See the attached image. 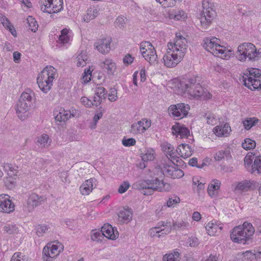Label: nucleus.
Listing matches in <instances>:
<instances>
[{
  "instance_id": "nucleus-1",
  "label": "nucleus",
  "mask_w": 261,
  "mask_h": 261,
  "mask_svg": "<svg viewBox=\"0 0 261 261\" xmlns=\"http://www.w3.org/2000/svg\"><path fill=\"white\" fill-rule=\"evenodd\" d=\"M198 76H192L185 79L180 82V86L183 92H187L194 97H199L202 99H208L212 94L198 83L200 81Z\"/></svg>"
},
{
  "instance_id": "nucleus-2",
  "label": "nucleus",
  "mask_w": 261,
  "mask_h": 261,
  "mask_svg": "<svg viewBox=\"0 0 261 261\" xmlns=\"http://www.w3.org/2000/svg\"><path fill=\"white\" fill-rule=\"evenodd\" d=\"M133 186L140 190L141 193L145 195H151L155 191L168 192L171 189L169 184L158 178L140 181L133 185Z\"/></svg>"
},
{
  "instance_id": "nucleus-3",
  "label": "nucleus",
  "mask_w": 261,
  "mask_h": 261,
  "mask_svg": "<svg viewBox=\"0 0 261 261\" xmlns=\"http://www.w3.org/2000/svg\"><path fill=\"white\" fill-rule=\"evenodd\" d=\"M35 93L30 89L23 92L16 106V111L18 117L21 120H24L28 117L27 112L31 109L35 102Z\"/></svg>"
},
{
  "instance_id": "nucleus-4",
  "label": "nucleus",
  "mask_w": 261,
  "mask_h": 261,
  "mask_svg": "<svg viewBox=\"0 0 261 261\" xmlns=\"http://www.w3.org/2000/svg\"><path fill=\"white\" fill-rule=\"evenodd\" d=\"M254 231L252 225L250 223L245 222L242 226H236L231 231L230 237L234 242L248 244L251 242Z\"/></svg>"
},
{
  "instance_id": "nucleus-5",
  "label": "nucleus",
  "mask_w": 261,
  "mask_h": 261,
  "mask_svg": "<svg viewBox=\"0 0 261 261\" xmlns=\"http://www.w3.org/2000/svg\"><path fill=\"white\" fill-rule=\"evenodd\" d=\"M237 57L239 60L243 62L248 59V61H258L261 57V51L257 49L251 43H244L238 47Z\"/></svg>"
},
{
  "instance_id": "nucleus-6",
  "label": "nucleus",
  "mask_w": 261,
  "mask_h": 261,
  "mask_svg": "<svg viewBox=\"0 0 261 261\" xmlns=\"http://www.w3.org/2000/svg\"><path fill=\"white\" fill-rule=\"evenodd\" d=\"M56 69L53 66H46L40 73L37 79V82L40 89L44 93H47L53 86Z\"/></svg>"
},
{
  "instance_id": "nucleus-7",
  "label": "nucleus",
  "mask_w": 261,
  "mask_h": 261,
  "mask_svg": "<svg viewBox=\"0 0 261 261\" xmlns=\"http://www.w3.org/2000/svg\"><path fill=\"white\" fill-rule=\"evenodd\" d=\"M202 11L201 13L200 21L203 29H207L216 15L215 7L213 3L203 0L202 3Z\"/></svg>"
},
{
  "instance_id": "nucleus-8",
  "label": "nucleus",
  "mask_w": 261,
  "mask_h": 261,
  "mask_svg": "<svg viewBox=\"0 0 261 261\" xmlns=\"http://www.w3.org/2000/svg\"><path fill=\"white\" fill-rule=\"evenodd\" d=\"M140 50L143 57L150 64L156 61L158 56L156 51L150 42L144 41L141 43Z\"/></svg>"
},
{
  "instance_id": "nucleus-9",
  "label": "nucleus",
  "mask_w": 261,
  "mask_h": 261,
  "mask_svg": "<svg viewBox=\"0 0 261 261\" xmlns=\"http://www.w3.org/2000/svg\"><path fill=\"white\" fill-rule=\"evenodd\" d=\"M41 4V11L49 14L58 13L63 9V0H44Z\"/></svg>"
},
{
  "instance_id": "nucleus-10",
  "label": "nucleus",
  "mask_w": 261,
  "mask_h": 261,
  "mask_svg": "<svg viewBox=\"0 0 261 261\" xmlns=\"http://www.w3.org/2000/svg\"><path fill=\"white\" fill-rule=\"evenodd\" d=\"M176 41L174 43L169 42L168 43V50L182 54V56H184L187 50V40L182 36H180L178 38L177 33L176 34Z\"/></svg>"
},
{
  "instance_id": "nucleus-11",
  "label": "nucleus",
  "mask_w": 261,
  "mask_h": 261,
  "mask_svg": "<svg viewBox=\"0 0 261 261\" xmlns=\"http://www.w3.org/2000/svg\"><path fill=\"white\" fill-rule=\"evenodd\" d=\"M190 110V106L184 103H179L170 106L168 112L173 117L178 119L186 117Z\"/></svg>"
},
{
  "instance_id": "nucleus-12",
  "label": "nucleus",
  "mask_w": 261,
  "mask_h": 261,
  "mask_svg": "<svg viewBox=\"0 0 261 261\" xmlns=\"http://www.w3.org/2000/svg\"><path fill=\"white\" fill-rule=\"evenodd\" d=\"M183 57L182 54L168 50L167 53L164 56L163 60L166 66L174 67L182 60Z\"/></svg>"
},
{
  "instance_id": "nucleus-13",
  "label": "nucleus",
  "mask_w": 261,
  "mask_h": 261,
  "mask_svg": "<svg viewBox=\"0 0 261 261\" xmlns=\"http://www.w3.org/2000/svg\"><path fill=\"white\" fill-rule=\"evenodd\" d=\"M174 165V166L164 164L162 168V171L164 175L173 179L180 178L184 176V173L183 171L179 169L177 165Z\"/></svg>"
},
{
  "instance_id": "nucleus-14",
  "label": "nucleus",
  "mask_w": 261,
  "mask_h": 261,
  "mask_svg": "<svg viewBox=\"0 0 261 261\" xmlns=\"http://www.w3.org/2000/svg\"><path fill=\"white\" fill-rule=\"evenodd\" d=\"M9 198L8 195H0V212L10 213L14 210V204Z\"/></svg>"
},
{
  "instance_id": "nucleus-15",
  "label": "nucleus",
  "mask_w": 261,
  "mask_h": 261,
  "mask_svg": "<svg viewBox=\"0 0 261 261\" xmlns=\"http://www.w3.org/2000/svg\"><path fill=\"white\" fill-rule=\"evenodd\" d=\"M101 231L103 233L104 237L112 240H115L119 235L117 228L113 227L109 223L105 224L102 226Z\"/></svg>"
},
{
  "instance_id": "nucleus-16",
  "label": "nucleus",
  "mask_w": 261,
  "mask_h": 261,
  "mask_svg": "<svg viewBox=\"0 0 261 261\" xmlns=\"http://www.w3.org/2000/svg\"><path fill=\"white\" fill-rule=\"evenodd\" d=\"M111 38L100 39L95 43V46L100 53L103 54H107L111 49Z\"/></svg>"
},
{
  "instance_id": "nucleus-17",
  "label": "nucleus",
  "mask_w": 261,
  "mask_h": 261,
  "mask_svg": "<svg viewBox=\"0 0 261 261\" xmlns=\"http://www.w3.org/2000/svg\"><path fill=\"white\" fill-rule=\"evenodd\" d=\"M173 135L180 136V137H188L190 135V130L184 124H181L178 122L175 123L172 126L171 128Z\"/></svg>"
},
{
  "instance_id": "nucleus-18",
  "label": "nucleus",
  "mask_w": 261,
  "mask_h": 261,
  "mask_svg": "<svg viewBox=\"0 0 261 261\" xmlns=\"http://www.w3.org/2000/svg\"><path fill=\"white\" fill-rule=\"evenodd\" d=\"M96 181V179L95 178L86 180L80 188L81 194L83 195H89L93 189L94 186H95Z\"/></svg>"
},
{
  "instance_id": "nucleus-19",
  "label": "nucleus",
  "mask_w": 261,
  "mask_h": 261,
  "mask_svg": "<svg viewBox=\"0 0 261 261\" xmlns=\"http://www.w3.org/2000/svg\"><path fill=\"white\" fill-rule=\"evenodd\" d=\"M177 153L184 158L191 156L193 152L191 147L188 144L181 143L176 150Z\"/></svg>"
},
{
  "instance_id": "nucleus-20",
  "label": "nucleus",
  "mask_w": 261,
  "mask_h": 261,
  "mask_svg": "<svg viewBox=\"0 0 261 261\" xmlns=\"http://www.w3.org/2000/svg\"><path fill=\"white\" fill-rule=\"evenodd\" d=\"M219 41L216 38H206L204 40L203 46L207 51L213 54V50H215L216 47H220V45L219 43Z\"/></svg>"
},
{
  "instance_id": "nucleus-21",
  "label": "nucleus",
  "mask_w": 261,
  "mask_h": 261,
  "mask_svg": "<svg viewBox=\"0 0 261 261\" xmlns=\"http://www.w3.org/2000/svg\"><path fill=\"white\" fill-rule=\"evenodd\" d=\"M43 196H39L35 193H32L28 199L27 204L30 208L33 209L34 207L40 205L44 201Z\"/></svg>"
},
{
  "instance_id": "nucleus-22",
  "label": "nucleus",
  "mask_w": 261,
  "mask_h": 261,
  "mask_svg": "<svg viewBox=\"0 0 261 261\" xmlns=\"http://www.w3.org/2000/svg\"><path fill=\"white\" fill-rule=\"evenodd\" d=\"M119 221L122 223L128 222L132 220L133 213L131 208L127 207L121 210L118 214Z\"/></svg>"
},
{
  "instance_id": "nucleus-23",
  "label": "nucleus",
  "mask_w": 261,
  "mask_h": 261,
  "mask_svg": "<svg viewBox=\"0 0 261 261\" xmlns=\"http://www.w3.org/2000/svg\"><path fill=\"white\" fill-rule=\"evenodd\" d=\"M104 70L109 75H113L115 74L116 71V66L115 63L112 61V59H106L102 63V65Z\"/></svg>"
},
{
  "instance_id": "nucleus-24",
  "label": "nucleus",
  "mask_w": 261,
  "mask_h": 261,
  "mask_svg": "<svg viewBox=\"0 0 261 261\" xmlns=\"http://www.w3.org/2000/svg\"><path fill=\"white\" fill-rule=\"evenodd\" d=\"M189 226V223L182 220L179 221H173V224L169 225V227L165 230V233H169L172 230H184Z\"/></svg>"
},
{
  "instance_id": "nucleus-25",
  "label": "nucleus",
  "mask_w": 261,
  "mask_h": 261,
  "mask_svg": "<svg viewBox=\"0 0 261 261\" xmlns=\"http://www.w3.org/2000/svg\"><path fill=\"white\" fill-rule=\"evenodd\" d=\"M244 85L248 88L252 90L261 89V80L254 79L252 76L248 78V81H245Z\"/></svg>"
},
{
  "instance_id": "nucleus-26",
  "label": "nucleus",
  "mask_w": 261,
  "mask_h": 261,
  "mask_svg": "<svg viewBox=\"0 0 261 261\" xmlns=\"http://www.w3.org/2000/svg\"><path fill=\"white\" fill-rule=\"evenodd\" d=\"M205 229L206 230L208 235L214 236L218 235V233L220 232L222 229V227L219 226L217 224H215L213 222H209L206 225Z\"/></svg>"
},
{
  "instance_id": "nucleus-27",
  "label": "nucleus",
  "mask_w": 261,
  "mask_h": 261,
  "mask_svg": "<svg viewBox=\"0 0 261 261\" xmlns=\"http://www.w3.org/2000/svg\"><path fill=\"white\" fill-rule=\"evenodd\" d=\"M228 129L230 130V127L225 124L224 126H217L214 128V133L218 137L226 136L228 134Z\"/></svg>"
},
{
  "instance_id": "nucleus-28",
  "label": "nucleus",
  "mask_w": 261,
  "mask_h": 261,
  "mask_svg": "<svg viewBox=\"0 0 261 261\" xmlns=\"http://www.w3.org/2000/svg\"><path fill=\"white\" fill-rule=\"evenodd\" d=\"M98 10L95 7H90L87 11V14L84 17V20L86 22H89L90 20L94 19L97 16Z\"/></svg>"
},
{
  "instance_id": "nucleus-29",
  "label": "nucleus",
  "mask_w": 261,
  "mask_h": 261,
  "mask_svg": "<svg viewBox=\"0 0 261 261\" xmlns=\"http://www.w3.org/2000/svg\"><path fill=\"white\" fill-rule=\"evenodd\" d=\"M214 158L216 161L218 162L223 159H225L227 161L231 158V155L229 150H221L216 153Z\"/></svg>"
},
{
  "instance_id": "nucleus-30",
  "label": "nucleus",
  "mask_w": 261,
  "mask_h": 261,
  "mask_svg": "<svg viewBox=\"0 0 261 261\" xmlns=\"http://www.w3.org/2000/svg\"><path fill=\"white\" fill-rule=\"evenodd\" d=\"M141 155L143 161H151L154 158V151L152 149L147 148L141 153Z\"/></svg>"
},
{
  "instance_id": "nucleus-31",
  "label": "nucleus",
  "mask_w": 261,
  "mask_h": 261,
  "mask_svg": "<svg viewBox=\"0 0 261 261\" xmlns=\"http://www.w3.org/2000/svg\"><path fill=\"white\" fill-rule=\"evenodd\" d=\"M213 182L214 183L210 184L207 188V193L211 197L215 196V191L219 189L221 184L220 181L217 179L214 180Z\"/></svg>"
},
{
  "instance_id": "nucleus-32",
  "label": "nucleus",
  "mask_w": 261,
  "mask_h": 261,
  "mask_svg": "<svg viewBox=\"0 0 261 261\" xmlns=\"http://www.w3.org/2000/svg\"><path fill=\"white\" fill-rule=\"evenodd\" d=\"M69 31V29L64 28L61 31V35L59 36L58 38V41L60 43L66 44L68 43L70 40Z\"/></svg>"
},
{
  "instance_id": "nucleus-33",
  "label": "nucleus",
  "mask_w": 261,
  "mask_h": 261,
  "mask_svg": "<svg viewBox=\"0 0 261 261\" xmlns=\"http://www.w3.org/2000/svg\"><path fill=\"white\" fill-rule=\"evenodd\" d=\"M49 140L48 135L43 134L36 139L35 143L37 145L41 147H45L46 146L48 145Z\"/></svg>"
},
{
  "instance_id": "nucleus-34",
  "label": "nucleus",
  "mask_w": 261,
  "mask_h": 261,
  "mask_svg": "<svg viewBox=\"0 0 261 261\" xmlns=\"http://www.w3.org/2000/svg\"><path fill=\"white\" fill-rule=\"evenodd\" d=\"M49 247H50L51 255L54 258L57 256L61 251H63L64 249L63 245L58 242L56 244H53L51 246Z\"/></svg>"
},
{
  "instance_id": "nucleus-35",
  "label": "nucleus",
  "mask_w": 261,
  "mask_h": 261,
  "mask_svg": "<svg viewBox=\"0 0 261 261\" xmlns=\"http://www.w3.org/2000/svg\"><path fill=\"white\" fill-rule=\"evenodd\" d=\"M2 20L4 27L8 30L14 37H16L17 36L16 31L9 20L5 16L2 17Z\"/></svg>"
},
{
  "instance_id": "nucleus-36",
  "label": "nucleus",
  "mask_w": 261,
  "mask_h": 261,
  "mask_svg": "<svg viewBox=\"0 0 261 261\" xmlns=\"http://www.w3.org/2000/svg\"><path fill=\"white\" fill-rule=\"evenodd\" d=\"M250 171L251 173H254L255 171L258 174L261 173V156L255 157Z\"/></svg>"
},
{
  "instance_id": "nucleus-37",
  "label": "nucleus",
  "mask_w": 261,
  "mask_h": 261,
  "mask_svg": "<svg viewBox=\"0 0 261 261\" xmlns=\"http://www.w3.org/2000/svg\"><path fill=\"white\" fill-rule=\"evenodd\" d=\"M258 122V119L255 117L247 118L243 121V125L245 129L249 130L255 125Z\"/></svg>"
},
{
  "instance_id": "nucleus-38",
  "label": "nucleus",
  "mask_w": 261,
  "mask_h": 261,
  "mask_svg": "<svg viewBox=\"0 0 261 261\" xmlns=\"http://www.w3.org/2000/svg\"><path fill=\"white\" fill-rule=\"evenodd\" d=\"M180 254L177 251L173 253L166 254L163 257V261H178L180 259Z\"/></svg>"
},
{
  "instance_id": "nucleus-39",
  "label": "nucleus",
  "mask_w": 261,
  "mask_h": 261,
  "mask_svg": "<svg viewBox=\"0 0 261 261\" xmlns=\"http://www.w3.org/2000/svg\"><path fill=\"white\" fill-rule=\"evenodd\" d=\"M141 123V121H138L137 123L133 124L130 129V133L134 135L144 133V127L140 125Z\"/></svg>"
},
{
  "instance_id": "nucleus-40",
  "label": "nucleus",
  "mask_w": 261,
  "mask_h": 261,
  "mask_svg": "<svg viewBox=\"0 0 261 261\" xmlns=\"http://www.w3.org/2000/svg\"><path fill=\"white\" fill-rule=\"evenodd\" d=\"M259 71V69L258 68H248L244 73V76H243V82H245V81H248V78H249V76L254 77L255 74H256V72Z\"/></svg>"
},
{
  "instance_id": "nucleus-41",
  "label": "nucleus",
  "mask_w": 261,
  "mask_h": 261,
  "mask_svg": "<svg viewBox=\"0 0 261 261\" xmlns=\"http://www.w3.org/2000/svg\"><path fill=\"white\" fill-rule=\"evenodd\" d=\"M27 20L28 21L29 29L33 32H36L38 27L37 21L31 16H29Z\"/></svg>"
},
{
  "instance_id": "nucleus-42",
  "label": "nucleus",
  "mask_w": 261,
  "mask_h": 261,
  "mask_svg": "<svg viewBox=\"0 0 261 261\" xmlns=\"http://www.w3.org/2000/svg\"><path fill=\"white\" fill-rule=\"evenodd\" d=\"M49 226L45 224H38L36 226V233L39 237H42L49 229Z\"/></svg>"
},
{
  "instance_id": "nucleus-43",
  "label": "nucleus",
  "mask_w": 261,
  "mask_h": 261,
  "mask_svg": "<svg viewBox=\"0 0 261 261\" xmlns=\"http://www.w3.org/2000/svg\"><path fill=\"white\" fill-rule=\"evenodd\" d=\"M242 147L245 150H250L254 148L256 146L255 142L250 139L246 138L244 140V142L242 144Z\"/></svg>"
},
{
  "instance_id": "nucleus-44",
  "label": "nucleus",
  "mask_w": 261,
  "mask_h": 261,
  "mask_svg": "<svg viewBox=\"0 0 261 261\" xmlns=\"http://www.w3.org/2000/svg\"><path fill=\"white\" fill-rule=\"evenodd\" d=\"M10 261H30L29 257L22 255L20 252H16L12 255Z\"/></svg>"
},
{
  "instance_id": "nucleus-45",
  "label": "nucleus",
  "mask_w": 261,
  "mask_h": 261,
  "mask_svg": "<svg viewBox=\"0 0 261 261\" xmlns=\"http://www.w3.org/2000/svg\"><path fill=\"white\" fill-rule=\"evenodd\" d=\"M4 230L6 233L12 234L17 233L18 227L15 225L7 224L4 227Z\"/></svg>"
},
{
  "instance_id": "nucleus-46",
  "label": "nucleus",
  "mask_w": 261,
  "mask_h": 261,
  "mask_svg": "<svg viewBox=\"0 0 261 261\" xmlns=\"http://www.w3.org/2000/svg\"><path fill=\"white\" fill-rule=\"evenodd\" d=\"M165 151L166 152L167 156H170L173 160H175L176 158V151H174V147L171 144H167V146L165 149Z\"/></svg>"
},
{
  "instance_id": "nucleus-47",
  "label": "nucleus",
  "mask_w": 261,
  "mask_h": 261,
  "mask_svg": "<svg viewBox=\"0 0 261 261\" xmlns=\"http://www.w3.org/2000/svg\"><path fill=\"white\" fill-rule=\"evenodd\" d=\"M107 95V91L104 87L99 86L96 88L95 90V96H99L102 99H106Z\"/></svg>"
},
{
  "instance_id": "nucleus-48",
  "label": "nucleus",
  "mask_w": 261,
  "mask_h": 261,
  "mask_svg": "<svg viewBox=\"0 0 261 261\" xmlns=\"http://www.w3.org/2000/svg\"><path fill=\"white\" fill-rule=\"evenodd\" d=\"M251 187V183L250 181H245L239 183L236 189L242 191H247Z\"/></svg>"
},
{
  "instance_id": "nucleus-49",
  "label": "nucleus",
  "mask_w": 261,
  "mask_h": 261,
  "mask_svg": "<svg viewBox=\"0 0 261 261\" xmlns=\"http://www.w3.org/2000/svg\"><path fill=\"white\" fill-rule=\"evenodd\" d=\"M117 90L113 87L110 89V93L108 94V98L110 101L113 102L116 100L117 97Z\"/></svg>"
},
{
  "instance_id": "nucleus-50",
  "label": "nucleus",
  "mask_w": 261,
  "mask_h": 261,
  "mask_svg": "<svg viewBox=\"0 0 261 261\" xmlns=\"http://www.w3.org/2000/svg\"><path fill=\"white\" fill-rule=\"evenodd\" d=\"M103 233L102 231H98L93 232L91 236V240L93 241H101V239L103 238Z\"/></svg>"
},
{
  "instance_id": "nucleus-51",
  "label": "nucleus",
  "mask_w": 261,
  "mask_h": 261,
  "mask_svg": "<svg viewBox=\"0 0 261 261\" xmlns=\"http://www.w3.org/2000/svg\"><path fill=\"white\" fill-rule=\"evenodd\" d=\"M180 201L179 197L175 196L169 198L167 201V205L168 207H174V206Z\"/></svg>"
},
{
  "instance_id": "nucleus-52",
  "label": "nucleus",
  "mask_w": 261,
  "mask_h": 261,
  "mask_svg": "<svg viewBox=\"0 0 261 261\" xmlns=\"http://www.w3.org/2000/svg\"><path fill=\"white\" fill-rule=\"evenodd\" d=\"M43 254L44 256L46 257L45 260L46 261H51L54 257L51 255V252L50 251V247L48 246L44 247L43 250Z\"/></svg>"
},
{
  "instance_id": "nucleus-53",
  "label": "nucleus",
  "mask_w": 261,
  "mask_h": 261,
  "mask_svg": "<svg viewBox=\"0 0 261 261\" xmlns=\"http://www.w3.org/2000/svg\"><path fill=\"white\" fill-rule=\"evenodd\" d=\"M63 113L60 111V108L59 110H56L54 112L55 120L57 121L62 122L63 121Z\"/></svg>"
},
{
  "instance_id": "nucleus-54",
  "label": "nucleus",
  "mask_w": 261,
  "mask_h": 261,
  "mask_svg": "<svg viewBox=\"0 0 261 261\" xmlns=\"http://www.w3.org/2000/svg\"><path fill=\"white\" fill-rule=\"evenodd\" d=\"M168 223L167 222H165V221H160V222H158L156 226L154 228H152L150 230V236L152 237L154 236V234H152V231H153V229H160L162 227L166 226V230L169 227V225H168V224H167Z\"/></svg>"
},
{
  "instance_id": "nucleus-55",
  "label": "nucleus",
  "mask_w": 261,
  "mask_h": 261,
  "mask_svg": "<svg viewBox=\"0 0 261 261\" xmlns=\"http://www.w3.org/2000/svg\"><path fill=\"white\" fill-rule=\"evenodd\" d=\"M136 142V141L135 139L133 138H130L126 139H123L122 141V144L124 146H126V147H129L131 146H133V145H135Z\"/></svg>"
},
{
  "instance_id": "nucleus-56",
  "label": "nucleus",
  "mask_w": 261,
  "mask_h": 261,
  "mask_svg": "<svg viewBox=\"0 0 261 261\" xmlns=\"http://www.w3.org/2000/svg\"><path fill=\"white\" fill-rule=\"evenodd\" d=\"M129 186L130 185L128 181H124L120 185L118 192L121 194L124 193L127 190Z\"/></svg>"
},
{
  "instance_id": "nucleus-57",
  "label": "nucleus",
  "mask_w": 261,
  "mask_h": 261,
  "mask_svg": "<svg viewBox=\"0 0 261 261\" xmlns=\"http://www.w3.org/2000/svg\"><path fill=\"white\" fill-rule=\"evenodd\" d=\"M126 19L121 16H119L116 20V23L117 25L120 29H123L125 27Z\"/></svg>"
},
{
  "instance_id": "nucleus-58",
  "label": "nucleus",
  "mask_w": 261,
  "mask_h": 261,
  "mask_svg": "<svg viewBox=\"0 0 261 261\" xmlns=\"http://www.w3.org/2000/svg\"><path fill=\"white\" fill-rule=\"evenodd\" d=\"M245 256H254L255 258H261V248H259L258 251L254 254H252V252L250 251H247L244 253Z\"/></svg>"
},
{
  "instance_id": "nucleus-59",
  "label": "nucleus",
  "mask_w": 261,
  "mask_h": 261,
  "mask_svg": "<svg viewBox=\"0 0 261 261\" xmlns=\"http://www.w3.org/2000/svg\"><path fill=\"white\" fill-rule=\"evenodd\" d=\"M91 75L92 71H91L90 69H85L84 75L83 76V78L85 82H89L91 80Z\"/></svg>"
},
{
  "instance_id": "nucleus-60",
  "label": "nucleus",
  "mask_w": 261,
  "mask_h": 261,
  "mask_svg": "<svg viewBox=\"0 0 261 261\" xmlns=\"http://www.w3.org/2000/svg\"><path fill=\"white\" fill-rule=\"evenodd\" d=\"M226 49L223 46L220 45V47H216L215 50H213V53L212 54L214 56H218L219 55H223L225 54Z\"/></svg>"
},
{
  "instance_id": "nucleus-61",
  "label": "nucleus",
  "mask_w": 261,
  "mask_h": 261,
  "mask_svg": "<svg viewBox=\"0 0 261 261\" xmlns=\"http://www.w3.org/2000/svg\"><path fill=\"white\" fill-rule=\"evenodd\" d=\"M134 57L129 54H127L123 59V62L125 65H130L134 61Z\"/></svg>"
},
{
  "instance_id": "nucleus-62",
  "label": "nucleus",
  "mask_w": 261,
  "mask_h": 261,
  "mask_svg": "<svg viewBox=\"0 0 261 261\" xmlns=\"http://www.w3.org/2000/svg\"><path fill=\"white\" fill-rule=\"evenodd\" d=\"M60 111L63 112V122L66 121V120H68L69 118H70L71 115L72 116H74V115L72 114H71V112L70 111L68 110H65V109H63L62 108H60Z\"/></svg>"
},
{
  "instance_id": "nucleus-63",
  "label": "nucleus",
  "mask_w": 261,
  "mask_h": 261,
  "mask_svg": "<svg viewBox=\"0 0 261 261\" xmlns=\"http://www.w3.org/2000/svg\"><path fill=\"white\" fill-rule=\"evenodd\" d=\"M82 103L87 107H91L94 106L93 102L87 97H82L81 99Z\"/></svg>"
},
{
  "instance_id": "nucleus-64",
  "label": "nucleus",
  "mask_w": 261,
  "mask_h": 261,
  "mask_svg": "<svg viewBox=\"0 0 261 261\" xmlns=\"http://www.w3.org/2000/svg\"><path fill=\"white\" fill-rule=\"evenodd\" d=\"M186 17V13L182 10H178L175 12L174 18L176 20H180Z\"/></svg>"
}]
</instances>
